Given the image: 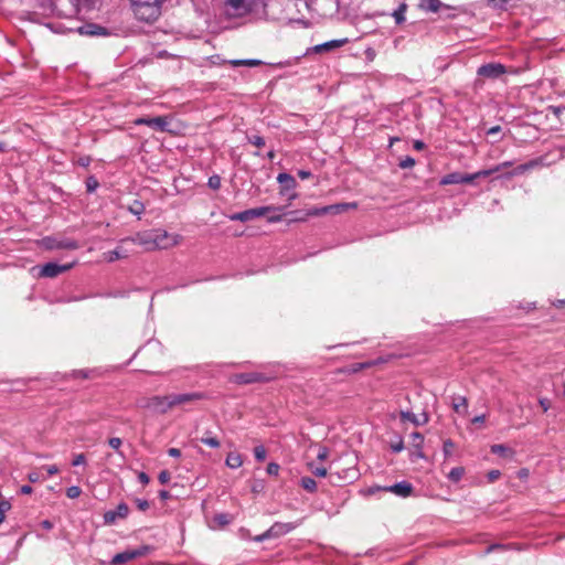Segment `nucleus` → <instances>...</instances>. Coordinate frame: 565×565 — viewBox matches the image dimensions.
Returning <instances> with one entry per match:
<instances>
[{
	"mask_svg": "<svg viewBox=\"0 0 565 565\" xmlns=\"http://www.w3.org/2000/svg\"><path fill=\"white\" fill-rule=\"evenodd\" d=\"M415 166V160L412 158V157H405L403 160H401L399 162V167L402 169H408V168H412Z\"/></svg>",
	"mask_w": 565,
	"mask_h": 565,
	"instance_id": "obj_46",
	"label": "nucleus"
},
{
	"mask_svg": "<svg viewBox=\"0 0 565 565\" xmlns=\"http://www.w3.org/2000/svg\"><path fill=\"white\" fill-rule=\"evenodd\" d=\"M277 181L281 184V195H286L289 201L297 199L298 194L294 192L297 186V182L292 175L288 173H279Z\"/></svg>",
	"mask_w": 565,
	"mask_h": 565,
	"instance_id": "obj_7",
	"label": "nucleus"
},
{
	"mask_svg": "<svg viewBox=\"0 0 565 565\" xmlns=\"http://www.w3.org/2000/svg\"><path fill=\"white\" fill-rule=\"evenodd\" d=\"M405 12H406V4L402 3L394 12L393 18L395 19V22L397 24H401L405 21Z\"/></svg>",
	"mask_w": 565,
	"mask_h": 565,
	"instance_id": "obj_29",
	"label": "nucleus"
},
{
	"mask_svg": "<svg viewBox=\"0 0 565 565\" xmlns=\"http://www.w3.org/2000/svg\"><path fill=\"white\" fill-rule=\"evenodd\" d=\"M138 480H139L142 484H148V483H149V481H150V479H149L148 475H147V473H145V472H139V473H138Z\"/></svg>",
	"mask_w": 565,
	"mask_h": 565,
	"instance_id": "obj_59",
	"label": "nucleus"
},
{
	"mask_svg": "<svg viewBox=\"0 0 565 565\" xmlns=\"http://www.w3.org/2000/svg\"><path fill=\"white\" fill-rule=\"evenodd\" d=\"M86 462V457L84 454H78L75 456V458L73 459V462L72 465L73 466H79V465H84Z\"/></svg>",
	"mask_w": 565,
	"mask_h": 565,
	"instance_id": "obj_55",
	"label": "nucleus"
},
{
	"mask_svg": "<svg viewBox=\"0 0 565 565\" xmlns=\"http://www.w3.org/2000/svg\"><path fill=\"white\" fill-rule=\"evenodd\" d=\"M168 454L171 456V457H180L181 456V451L178 449V448H170L168 450Z\"/></svg>",
	"mask_w": 565,
	"mask_h": 565,
	"instance_id": "obj_62",
	"label": "nucleus"
},
{
	"mask_svg": "<svg viewBox=\"0 0 565 565\" xmlns=\"http://www.w3.org/2000/svg\"><path fill=\"white\" fill-rule=\"evenodd\" d=\"M102 30V28L97 26V25H86L84 28H81L79 29V32L82 34H88V35H95V34H99V31Z\"/></svg>",
	"mask_w": 565,
	"mask_h": 565,
	"instance_id": "obj_34",
	"label": "nucleus"
},
{
	"mask_svg": "<svg viewBox=\"0 0 565 565\" xmlns=\"http://www.w3.org/2000/svg\"><path fill=\"white\" fill-rule=\"evenodd\" d=\"M96 186H97V182L95 180L94 181L88 180V182H87V190L89 192L94 191L96 189Z\"/></svg>",
	"mask_w": 565,
	"mask_h": 565,
	"instance_id": "obj_63",
	"label": "nucleus"
},
{
	"mask_svg": "<svg viewBox=\"0 0 565 565\" xmlns=\"http://www.w3.org/2000/svg\"><path fill=\"white\" fill-rule=\"evenodd\" d=\"M500 476H501V472H500V470H497V469L490 470L487 473V478H488L489 482H493V481L498 480L500 478Z\"/></svg>",
	"mask_w": 565,
	"mask_h": 565,
	"instance_id": "obj_52",
	"label": "nucleus"
},
{
	"mask_svg": "<svg viewBox=\"0 0 565 565\" xmlns=\"http://www.w3.org/2000/svg\"><path fill=\"white\" fill-rule=\"evenodd\" d=\"M73 267V264L58 265L56 263H47L45 264L40 271L42 277H56L62 273L70 270Z\"/></svg>",
	"mask_w": 565,
	"mask_h": 565,
	"instance_id": "obj_11",
	"label": "nucleus"
},
{
	"mask_svg": "<svg viewBox=\"0 0 565 565\" xmlns=\"http://www.w3.org/2000/svg\"><path fill=\"white\" fill-rule=\"evenodd\" d=\"M478 75L487 78H498L505 73V67L500 63H489L478 68Z\"/></svg>",
	"mask_w": 565,
	"mask_h": 565,
	"instance_id": "obj_9",
	"label": "nucleus"
},
{
	"mask_svg": "<svg viewBox=\"0 0 565 565\" xmlns=\"http://www.w3.org/2000/svg\"><path fill=\"white\" fill-rule=\"evenodd\" d=\"M280 207L277 206H260L255 209H249L243 212L235 213L230 216L231 221H239V222H248L256 217L265 216L267 213L271 211H280Z\"/></svg>",
	"mask_w": 565,
	"mask_h": 565,
	"instance_id": "obj_4",
	"label": "nucleus"
},
{
	"mask_svg": "<svg viewBox=\"0 0 565 565\" xmlns=\"http://www.w3.org/2000/svg\"><path fill=\"white\" fill-rule=\"evenodd\" d=\"M347 43H349V39H347V38L339 39V40H332V41H328L326 43L317 45L315 47V50H316V52L330 51L333 49L341 47V46L345 45Z\"/></svg>",
	"mask_w": 565,
	"mask_h": 565,
	"instance_id": "obj_19",
	"label": "nucleus"
},
{
	"mask_svg": "<svg viewBox=\"0 0 565 565\" xmlns=\"http://www.w3.org/2000/svg\"><path fill=\"white\" fill-rule=\"evenodd\" d=\"M452 408L456 413L466 415L468 412V402L466 397L458 396L454 398Z\"/></svg>",
	"mask_w": 565,
	"mask_h": 565,
	"instance_id": "obj_22",
	"label": "nucleus"
},
{
	"mask_svg": "<svg viewBox=\"0 0 565 565\" xmlns=\"http://www.w3.org/2000/svg\"><path fill=\"white\" fill-rule=\"evenodd\" d=\"M135 125L139 126V125H147L156 130H160V131H166L168 129V120L166 117H154V118H146V117H140V118H137L135 121H134Z\"/></svg>",
	"mask_w": 565,
	"mask_h": 565,
	"instance_id": "obj_10",
	"label": "nucleus"
},
{
	"mask_svg": "<svg viewBox=\"0 0 565 565\" xmlns=\"http://www.w3.org/2000/svg\"><path fill=\"white\" fill-rule=\"evenodd\" d=\"M44 468L50 476L56 475L58 472V468L55 465L46 466Z\"/></svg>",
	"mask_w": 565,
	"mask_h": 565,
	"instance_id": "obj_60",
	"label": "nucleus"
},
{
	"mask_svg": "<svg viewBox=\"0 0 565 565\" xmlns=\"http://www.w3.org/2000/svg\"><path fill=\"white\" fill-rule=\"evenodd\" d=\"M158 479L160 483L164 484L170 480V473L167 470H163L159 473Z\"/></svg>",
	"mask_w": 565,
	"mask_h": 565,
	"instance_id": "obj_56",
	"label": "nucleus"
},
{
	"mask_svg": "<svg viewBox=\"0 0 565 565\" xmlns=\"http://www.w3.org/2000/svg\"><path fill=\"white\" fill-rule=\"evenodd\" d=\"M201 441L204 445H206L209 447H212V448H218L220 447V441L216 438H214V437H203L201 439Z\"/></svg>",
	"mask_w": 565,
	"mask_h": 565,
	"instance_id": "obj_45",
	"label": "nucleus"
},
{
	"mask_svg": "<svg viewBox=\"0 0 565 565\" xmlns=\"http://www.w3.org/2000/svg\"><path fill=\"white\" fill-rule=\"evenodd\" d=\"M129 211L135 215H141L145 211V206L141 202L135 201L134 204L129 206Z\"/></svg>",
	"mask_w": 565,
	"mask_h": 565,
	"instance_id": "obj_38",
	"label": "nucleus"
},
{
	"mask_svg": "<svg viewBox=\"0 0 565 565\" xmlns=\"http://www.w3.org/2000/svg\"><path fill=\"white\" fill-rule=\"evenodd\" d=\"M301 487L309 492H313L317 489V482L310 477H303L301 479Z\"/></svg>",
	"mask_w": 565,
	"mask_h": 565,
	"instance_id": "obj_30",
	"label": "nucleus"
},
{
	"mask_svg": "<svg viewBox=\"0 0 565 565\" xmlns=\"http://www.w3.org/2000/svg\"><path fill=\"white\" fill-rule=\"evenodd\" d=\"M108 445L115 449L121 457H124L122 452L120 451V447L122 445V440L118 437H111L108 439Z\"/></svg>",
	"mask_w": 565,
	"mask_h": 565,
	"instance_id": "obj_35",
	"label": "nucleus"
},
{
	"mask_svg": "<svg viewBox=\"0 0 565 565\" xmlns=\"http://www.w3.org/2000/svg\"><path fill=\"white\" fill-rule=\"evenodd\" d=\"M233 521V516L227 513H218L213 516V519L210 522V526L212 529H220L227 524H230Z\"/></svg>",
	"mask_w": 565,
	"mask_h": 565,
	"instance_id": "obj_20",
	"label": "nucleus"
},
{
	"mask_svg": "<svg viewBox=\"0 0 565 565\" xmlns=\"http://www.w3.org/2000/svg\"><path fill=\"white\" fill-rule=\"evenodd\" d=\"M310 471L317 477H326L327 469L324 467H315L313 463H308Z\"/></svg>",
	"mask_w": 565,
	"mask_h": 565,
	"instance_id": "obj_41",
	"label": "nucleus"
},
{
	"mask_svg": "<svg viewBox=\"0 0 565 565\" xmlns=\"http://www.w3.org/2000/svg\"><path fill=\"white\" fill-rule=\"evenodd\" d=\"M134 6V12L138 20L145 22L156 21L161 11V4L164 1L159 0H130Z\"/></svg>",
	"mask_w": 565,
	"mask_h": 565,
	"instance_id": "obj_1",
	"label": "nucleus"
},
{
	"mask_svg": "<svg viewBox=\"0 0 565 565\" xmlns=\"http://www.w3.org/2000/svg\"><path fill=\"white\" fill-rule=\"evenodd\" d=\"M151 235L154 249H167L178 245L181 241L180 235L168 233L161 228L151 230Z\"/></svg>",
	"mask_w": 565,
	"mask_h": 565,
	"instance_id": "obj_2",
	"label": "nucleus"
},
{
	"mask_svg": "<svg viewBox=\"0 0 565 565\" xmlns=\"http://www.w3.org/2000/svg\"><path fill=\"white\" fill-rule=\"evenodd\" d=\"M236 383L248 384L254 382L267 381L268 379L263 376L260 373H242L234 377Z\"/></svg>",
	"mask_w": 565,
	"mask_h": 565,
	"instance_id": "obj_17",
	"label": "nucleus"
},
{
	"mask_svg": "<svg viewBox=\"0 0 565 565\" xmlns=\"http://www.w3.org/2000/svg\"><path fill=\"white\" fill-rule=\"evenodd\" d=\"M383 490L392 492L398 497L407 498L412 494L413 487L409 482L402 481L390 487L383 488Z\"/></svg>",
	"mask_w": 565,
	"mask_h": 565,
	"instance_id": "obj_14",
	"label": "nucleus"
},
{
	"mask_svg": "<svg viewBox=\"0 0 565 565\" xmlns=\"http://www.w3.org/2000/svg\"><path fill=\"white\" fill-rule=\"evenodd\" d=\"M201 398L202 395L199 393L170 394V399L173 408L179 406H185Z\"/></svg>",
	"mask_w": 565,
	"mask_h": 565,
	"instance_id": "obj_12",
	"label": "nucleus"
},
{
	"mask_svg": "<svg viewBox=\"0 0 565 565\" xmlns=\"http://www.w3.org/2000/svg\"><path fill=\"white\" fill-rule=\"evenodd\" d=\"M231 65L233 66H248V67H255L263 64L260 60H232L230 61Z\"/></svg>",
	"mask_w": 565,
	"mask_h": 565,
	"instance_id": "obj_26",
	"label": "nucleus"
},
{
	"mask_svg": "<svg viewBox=\"0 0 565 565\" xmlns=\"http://www.w3.org/2000/svg\"><path fill=\"white\" fill-rule=\"evenodd\" d=\"M298 175L300 179L305 180L311 177V172L308 170H299Z\"/></svg>",
	"mask_w": 565,
	"mask_h": 565,
	"instance_id": "obj_61",
	"label": "nucleus"
},
{
	"mask_svg": "<svg viewBox=\"0 0 565 565\" xmlns=\"http://www.w3.org/2000/svg\"><path fill=\"white\" fill-rule=\"evenodd\" d=\"M401 418L403 420H408L416 426L420 425V422L418 420L417 416L412 412H408V411L401 412Z\"/></svg>",
	"mask_w": 565,
	"mask_h": 565,
	"instance_id": "obj_32",
	"label": "nucleus"
},
{
	"mask_svg": "<svg viewBox=\"0 0 565 565\" xmlns=\"http://www.w3.org/2000/svg\"><path fill=\"white\" fill-rule=\"evenodd\" d=\"M42 244L47 249H77L79 244L77 241L72 238H55L45 237L42 239Z\"/></svg>",
	"mask_w": 565,
	"mask_h": 565,
	"instance_id": "obj_5",
	"label": "nucleus"
},
{
	"mask_svg": "<svg viewBox=\"0 0 565 565\" xmlns=\"http://www.w3.org/2000/svg\"><path fill=\"white\" fill-rule=\"evenodd\" d=\"M142 553L138 550H134V551H125L122 553H118L116 554L114 557H113V561L111 563L114 565H121V564H125L134 558H136L137 556H140Z\"/></svg>",
	"mask_w": 565,
	"mask_h": 565,
	"instance_id": "obj_16",
	"label": "nucleus"
},
{
	"mask_svg": "<svg viewBox=\"0 0 565 565\" xmlns=\"http://www.w3.org/2000/svg\"><path fill=\"white\" fill-rule=\"evenodd\" d=\"M441 185L459 184L461 183L460 172H452L444 175L439 182Z\"/></svg>",
	"mask_w": 565,
	"mask_h": 565,
	"instance_id": "obj_25",
	"label": "nucleus"
},
{
	"mask_svg": "<svg viewBox=\"0 0 565 565\" xmlns=\"http://www.w3.org/2000/svg\"><path fill=\"white\" fill-rule=\"evenodd\" d=\"M328 456H329L328 448L322 447V446L318 448V452H317L318 460L323 461L328 458Z\"/></svg>",
	"mask_w": 565,
	"mask_h": 565,
	"instance_id": "obj_48",
	"label": "nucleus"
},
{
	"mask_svg": "<svg viewBox=\"0 0 565 565\" xmlns=\"http://www.w3.org/2000/svg\"><path fill=\"white\" fill-rule=\"evenodd\" d=\"M279 469H280V467H279V465H278V463H276V462H270V463H268V466H267V472H268L269 475H271V476H277V475H278V472H279Z\"/></svg>",
	"mask_w": 565,
	"mask_h": 565,
	"instance_id": "obj_51",
	"label": "nucleus"
},
{
	"mask_svg": "<svg viewBox=\"0 0 565 565\" xmlns=\"http://www.w3.org/2000/svg\"><path fill=\"white\" fill-rule=\"evenodd\" d=\"M81 493H82V490L77 486H72V487L67 488V490H66V495L70 499L78 498L81 495Z\"/></svg>",
	"mask_w": 565,
	"mask_h": 565,
	"instance_id": "obj_42",
	"label": "nucleus"
},
{
	"mask_svg": "<svg viewBox=\"0 0 565 565\" xmlns=\"http://www.w3.org/2000/svg\"><path fill=\"white\" fill-rule=\"evenodd\" d=\"M28 479L30 482L35 483L43 480V477L39 471H32L28 475Z\"/></svg>",
	"mask_w": 565,
	"mask_h": 565,
	"instance_id": "obj_50",
	"label": "nucleus"
},
{
	"mask_svg": "<svg viewBox=\"0 0 565 565\" xmlns=\"http://www.w3.org/2000/svg\"><path fill=\"white\" fill-rule=\"evenodd\" d=\"M248 141L256 147H263L265 145L264 138L256 135L248 137Z\"/></svg>",
	"mask_w": 565,
	"mask_h": 565,
	"instance_id": "obj_47",
	"label": "nucleus"
},
{
	"mask_svg": "<svg viewBox=\"0 0 565 565\" xmlns=\"http://www.w3.org/2000/svg\"><path fill=\"white\" fill-rule=\"evenodd\" d=\"M356 203H338L332 205L322 206L324 214H340L350 209H355Z\"/></svg>",
	"mask_w": 565,
	"mask_h": 565,
	"instance_id": "obj_18",
	"label": "nucleus"
},
{
	"mask_svg": "<svg viewBox=\"0 0 565 565\" xmlns=\"http://www.w3.org/2000/svg\"><path fill=\"white\" fill-rule=\"evenodd\" d=\"M460 179H461V183H471L473 182L475 180H477V178L475 177V173H460Z\"/></svg>",
	"mask_w": 565,
	"mask_h": 565,
	"instance_id": "obj_53",
	"label": "nucleus"
},
{
	"mask_svg": "<svg viewBox=\"0 0 565 565\" xmlns=\"http://www.w3.org/2000/svg\"><path fill=\"white\" fill-rule=\"evenodd\" d=\"M455 449V443L450 439H447L444 441L443 451L446 458L450 457L452 455V451Z\"/></svg>",
	"mask_w": 565,
	"mask_h": 565,
	"instance_id": "obj_37",
	"label": "nucleus"
},
{
	"mask_svg": "<svg viewBox=\"0 0 565 565\" xmlns=\"http://www.w3.org/2000/svg\"><path fill=\"white\" fill-rule=\"evenodd\" d=\"M131 241L136 244L143 246L148 250H154L151 231L138 233L135 237L131 238Z\"/></svg>",
	"mask_w": 565,
	"mask_h": 565,
	"instance_id": "obj_15",
	"label": "nucleus"
},
{
	"mask_svg": "<svg viewBox=\"0 0 565 565\" xmlns=\"http://www.w3.org/2000/svg\"><path fill=\"white\" fill-rule=\"evenodd\" d=\"M500 171V167H494V168H491V169H486V170H480L478 172L475 173V177L477 179L479 178H486V177H489L491 175L492 173L494 172H499Z\"/></svg>",
	"mask_w": 565,
	"mask_h": 565,
	"instance_id": "obj_40",
	"label": "nucleus"
},
{
	"mask_svg": "<svg viewBox=\"0 0 565 565\" xmlns=\"http://www.w3.org/2000/svg\"><path fill=\"white\" fill-rule=\"evenodd\" d=\"M411 439L413 448H418L424 445V436L420 433H413Z\"/></svg>",
	"mask_w": 565,
	"mask_h": 565,
	"instance_id": "obj_36",
	"label": "nucleus"
},
{
	"mask_svg": "<svg viewBox=\"0 0 565 565\" xmlns=\"http://www.w3.org/2000/svg\"><path fill=\"white\" fill-rule=\"evenodd\" d=\"M491 452L502 456V457H508V458H512L514 456L513 449H511L510 447H508L505 445H501V444L492 445Z\"/></svg>",
	"mask_w": 565,
	"mask_h": 565,
	"instance_id": "obj_23",
	"label": "nucleus"
},
{
	"mask_svg": "<svg viewBox=\"0 0 565 565\" xmlns=\"http://www.w3.org/2000/svg\"><path fill=\"white\" fill-rule=\"evenodd\" d=\"M414 148H415L416 150H423V149L425 148V143H424L423 141H420V140H416V141L414 142Z\"/></svg>",
	"mask_w": 565,
	"mask_h": 565,
	"instance_id": "obj_64",
	"label": "nucleus"
},
{
	"mask_svg": "<svg viewBox=\"0 0 565 565\" xmlns=\"http://www.w3.org/2000/svg\"><path fill=\"white\" fill-rule=\"evenodd\" d=\"M324 215V212H322V207H312L307 211L306 216H320Z\"/></svg>",
	"mask_w": 565,
	"mask_h": 565,
	"instance_id": "obj_54",
	"label": "nucleus"
},
{
	"mask_svg": "<svg viewBox=\"0 0 565 565\" xmlns=\"http://www.w3.org/2000/svg\"><path fill=\"white\" fill-rule=\"evenodd\" d=\"M79 10L88 11L95 7L99 0H76Z\"/></svg>",
	"mask_w": 565,
	"mask_h": 565,
	"instance_id": "obj_33",
	"label": "nucleus"
},
{
	"mask_svg": "<svg viewBox=\"0 0 565 565\" xmlns=\"http://www.w3.org/2000/svg\"><path fill=\"white\" fill-rule=\"evenodd\" d=\"M145 407L152 408L153 411L164 414L172 409L170 395L167 396H154L147 401Z\"/></svg>",
	"mask_w": 565,
	"mask_h": 565,
	"instance_id": "obj_8",
	"label": "nucleus"
},
{
	"mask_svg": "<svg viewBox=\"0 0 565 565\" xmlns=\"http://www.w3.org/2000/svg\"><path fill=\"white\" fill-rule=\"evenodd\" d=\"M10 510H11L10 501L9 500H1L0 499V525L4 522L6 514Z\"/></svg>",
	"mask_w": 565,
	"mask_h": 565,
	"instance_id": "obj_31",
	"label": "nucleus"
},
{
	"mask_svg": "<svg viewBox=\"0 0 565 565\" xmlns=\"http://www.w3.org/2000/svg\"><path fill=\"white\" fill-rule=\"evenodd\" d=\"M136 504H137L138 509L141 511H146L149 508V502L143 499H137Z\"/></svg>",
	"mask_w": 565,
	"mask_h": 565,
	"instance_id": "obj_57",
	"label": "nucleus"
},
{
	"mask_svg": "<svg viewBox=\"0 0 565 565\" xmlns=\"http://www.w3.org/2000/svg\"><path fill=\"white\" fill-rule=\"evenodd\" d=\"M535 166V162L532 161V162H529V163H525V164H521L519 166L518 168H515V170L511 173V175H515V174H522L524 173L526 170L533 168Z\"/></svg>",
	"mask_w": 565,
	"mask_h": 565,
	"instance_id": "obj_44",
	"label": "nucleus"
},
{
	"mask_svg": "<svg viewBox=\"0 0 565 565\" xmlns=\"http://www.w3.org/2000/svg\"><path fill=\"white\" fill-rule=\"evenodd\" d=\"M225 463L231 469H237L243 465V458L237 452H231L227 455Z\"/></svg>",
	"mask_w": 565,
	"mask_h": 565,
	"instance_id": "obj_24",
	"label": "nucleus"
},
{
	"mask_svg": "<svg viewBox=\"0 0 565 565\" xmlns=\"http://www.w3.org/2000/svg\"><path fill=\"white\" fill-rule=\"evenodd\" d=\"M420 7L426 11L437 12L441 7V2L440 0H422Z\"/></svg>",
	"mask_w": 565,
	"mask_h": 565,
	"instance_id": "obj_27",
	"label": "nucleus"
},
{
	"mask_svg": "<svg viewBox=\"0 0 565 565\" xmlns=\"http://www.w3.org/2000/svg\"><path fill=\"white\" fill-rule=\"evenodd\" d=\"M465 475V468L463 467H456L452 468L448 473V479L452 482H458L461 480V478Z\"/></svg>",
	"mask_w": 565,
	"mask_h": 565,
	"instance_id": "obj_28",
	"label": "nucleus"
},
{
	"mask_svg": "<svg viewBox=\"0 0 565 565\" xmlns=\"http://www.w3.org/2000/svg\"><path fill=\"white\" fill-rule=\"evenodd\" d=\"M209 185L210 188L216 190L221 186V179L218 175H213L209 179Z\"/></svg>",
	"mask_w": 565,
	"mask_h": 565,
	"instance_id": "obj_49",
	"label": "nucleus"
},
{
	"mask_svg": "<svg viewBox=\"0 0 565 565\" xmlns=\"http://www.w3.org/2000/svg\"><path fill=\"white\" fill-rule=\"evenodd\" d=\"M129 513V508L126 503H120L118 504V507L116 508V510H110V511H107L105 514H104V520H105V523L107 524H111L114 523L117 519H125Z\"/></svg>",
	"mask_w": 565,
	"mask_h": 565,
	"instance_id": "obj_13",
	"label": "nucleus"
},
{
	"mask_svg": "<svg viewBox=\"0 0 565 565\" xmlns=\"http://www.w3.org/2000/svg\"><path fill=\"white\" fill-rule=\"evenodd\" d=\"M409 456H411L412 460L425 458L424 452H423V446H419L418 448L412 447Z\"/></svg>",
	"mask_w": 565,
	"mask_h": 565,
	"instance_id": "obj_43",
	"label": "nucleus"
},
{
	"mask_svg": "<svg viewBox=\"0 0 565 565\" xmlns=\"http://www.w3.org/2000/svg\"><path fill=\"white\" fill-rule=\"evenodd\" d=\"M267 451L264 446H256L254 448V456L258 461H264L266 458Z\"/></svg>",
	"mask_w": 565,
	"mask_h": 565,
	"instance_id": "obj_39",
	"label": "nucleus"
},
{
	"mask_svg": "<svg viewBox=\"0 0 565 565\" xmlns=\"http://www.w3.org/2000/svg\"><path fill=\"white\" fill-rule=\"evenodd\" d=\"M225 6L227 14L232 17H244L253 9L252 0H220Z\"/></svg>",
	"mask_w": 565,
	"mask_h": 565,
	"instance_id": "obj_3",
	"label": "nucleus"
},
{
	"mask_svg": "<svg viewBox=\"0 0 565 565\" xmlns=\"http://www.w3.org/2000/svg\"><path fill=\"white\" fill-rule=\"evenodd\" d=\"M126 257H128V252L124 249L121 246H118L116 249L109 250L104 254V259L108 263H113L117 259Z\"/></svg>",
	"mask_w": 565,
	"mask_h": 565,
	"instance_id": "obj_21",
	"label": "nucleus"
},
{
	"mask_svg": "<svg viewBox=\"0 0 565 565\" xmlns=\"http://www.w3.org/2000/svg\"><path fill=\"white\" fill-rule=\"evenodd\" d=\"M391 449L394 452H399L404 449V443L402 439H399L397 443L391 445Z\"/></svg>",
	"mask_w": 565,
	"mask_h": 565,
	"instance_id": "obj_58",
	"label": "nucleus"
},
{
	"mask_svg": "<svg viewBox=\"0 0 565 565\" xmlns=\"http://www.w3.org/2000/svg\"><path fill=\"white\" fill-rule=\"evenodd\" d=\"M295 525L292 523H280L273 524L266 532L256 537V541L263 542L267 539L278 537L292 531Z\"/></svg>",
	"mask_w": 565,
	"mask_h": 565,
	"instance_id": "obj_6",
	"label": "nucleus"
}]
</instances>
